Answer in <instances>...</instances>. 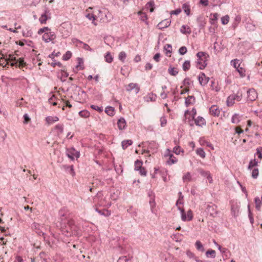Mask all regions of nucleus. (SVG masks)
<instances>
[{
	"mask_svg": "<svg viewBox=\"0 0 262 262\" xmlns=\"http://www.w3.org/2000/svg\"><path fill=\"white\" fill-rule=\"evenodd\" d=\"M60 224L61 232L66 236H79L80 235L79 228L75 225L73 220H62Z\"/></svg>",
	"mask_w": 262,
	"mask_h": 262,
	"instance_id": "obj_1",
	"label": "nucleus"
},
{
	"mask_svg": "<svg viewBox=\"0 0 262 262\" xmlns=\"http://www.w3.org/2000/svg\"><path fill=\"white\" fill-rule=\"evenodd\" d=\"M206 54L203 52H199L196 54V56L198 57L196 67L200 70L205 69L207 66V57L206 56Z\"/></svg>",
	"mask_w": 262,
	"mask_h": 262,
	"instance_id": "obj_2",
	"label": "nucleus"
},
{
	"mask_svg": "<svg viewBox=\"0 0 262 262\" xmlns=\"http://www.w3.org/2000/svg\"><path fill=\"white\" fill-rule=\"evenodd\" d=\"M178 209L181 211V219L183 221H190L193 219V213L191 210H189L186 214L183 208L178 206Z\"/></svg>",
	"mask_w": 262,
	"mask_h": 262,
	"instance_id": "obj_3",
	"label": "nucleus"
},
{
	"mask_svg": "<svg viewBox=\"0 0 262 262\" xmlns=\"http://www.w3.org/2000/svg\"><path fill=\"white\" fill-rule=\"evenodd\" d=\"M32 229L39 236H42L45 238V227L43 225L37 223H33L31 226Z\"/></svg>",
	"mask_w": 262,
	"mask_h": 262,
	"instance_id": "obj_4",
	"label": "nucleus"
},
{
	"mask_svg": "<svg viewBox=\"0 0 262 262\" xmlns=\"http://www.w3.org/2000/svg\"><path fill=\"white\" fill-rule=\"evenodd\" d=\"M217 207L215 205L210 203L207 205L206 212L212 217H215L217 214Z\"/></svg>",
	"mask_w": 262,
	"mask_h": 262,
	"instance_id": "obj_5",
	"label": "nucleus"
},
{
	"mask_svg": "<svg viewBox=\"0 0 262 262\" xmlns=\"http://www.w3.org/2000/svg\"><path fill=\"white\" fill-rule=\"evenodd\" d=\"M51 18L50 10L48 8H46L45 10V12L41 14L39 18V20L41 24H46L47 20L51 19Z\"/></svg>",
	"mask_w": 262,
	"mask_h": 262,
	"instance_id": "obj_6",
	"label": "nucleus"
},
{
	"mask_svg": "<svg viewBox=\"0 0 262 262\" xmlns=\"http://www.w3.org/2000/svg\"><path fill=\"white\" fill-rule=\"evenodd\" d=\"M56 38V35L54 32L49 31L46 32L42 36V40L46 42H49L53 40Z\"/></svg>",
	"mask_w": 262,
	"mask_h": 262,
	"instance_id": "obj_7",
	"label": "nucleus"
},
{
	"mask_svg": "<svg viewBox=\"0 0 262 262\" xmlns=\"http://www.w3.org/2000/svg\"><path fill=\"white\" fill-rule=\"evenodd\" d=\"M238 59H235L231 61V63H232L233 66L239 73L240 75L243 77L245 76V71L243 68L240 67V64H238Z\"/></svg>",
	"mask_w": 262,
	"mask_h": 262,
	"instance_id": "obj_8",
	"label": "nucleus"
},
{
	"mask_svg": "<svg viewBox=\"0 0 262 262\" xmlns=\"http://www.w3.org/2000/svg\"><path fill=\"white\" fill-rule=\"evenodd\" d=\"M67 155L69 158L73 160H74V157L76 158H78L80 156V153L79 151H76L74 148L72 147L70 149L67 150Z\"/></svg>",
	"mask_w": 262,
	"mask_h": 262,
	"instance_id": "obj_9",
	"label": "nucleus"
},
{
	"mask_svg": "<svg viewBox=\"0 0 262 262\" xmlns=\"http://www.w3.org/2000/svg\"><path fill=\"white\" fill-rule=\"evenodd\" d=\"M248 99L251 101H254L257 98V93L254 89H250L247 91Z\"/></svg>",
	"mask_w": 262,
	"mask_h": 262,
	"instance_id": "obj_10",
	"label": "nucleus"
},
{
	"mask_svg": "<svg viewBox=\"0 0 262 262\" xmlns=\"http://www.w3.org/2000/svg\"><path fill=\"white\" fill-rule=\"evenodd\" d=\"M126 90L128 92L134 90L135 93L137 94L140 91V88L137 83H130L126 86Z\"/></svg>",
	"mask_w": 262,
	"mask_h": 262,
	"instance_id": "obj_11",
	"label": "nucleus"
},
{
	"mask_svg": "<svg viewBox=\"0 0 262 262\" xmlns=\"http://www.w3.org/2000/svg\"><path fill=\"white\" fill-rule=\"evenodd\" d=\"M198 80L200 84L202 86H204L208 82L209 78L206 77L204 73H201L198 76Z\"/></svg>",
	"mask_w": 262,
	"mask_h": 262,
	"instance_id": "obj_12",
	"label": "nucleus"
},
{
	"mask_svg": "<svg viewBox=\"0 0 262 262\" xmlns=\"http://www.w3.org/2000/svg\"><path fill=\"white\" fill-rule=\"evenodd\" d=\"M171 23V20L168 19H166L162 20L160 22L158 25L157 27L160 30H162L163 29L166 28L170 26Z\"/></svg>",
	"mask_w": 262,
	"mask_h": 262,
	"instance_id": "obj_13",
	"label": "nucleus"
},
{
	"mask_svg": "<svg viewBox=\"0 0 262 262\" xmlns=\"http://www.w3.org/2000/svg\"><path fill=\"white\" fill-rule=\"evenodd\" d=\"M209 112L210 113L214 116L218 117L220 113V110L219 109V108L216 105H212L210 108H209Z\"/></svg>",
	"mask_w": 262,
	"mask_h": 262,
	"instance_id": "obj_14",
	"label": "nucleus"
},
{
	"mask_svg": "<svg viewBox=\"0 0 262 262\" xmlns=\"http://www.w3.org/2000/svg\"><path fill=\"white\" fill-rule=\"evenodd\" d=\"M147 148L149 150H152V152H155L158 148V144L156 142L151 141L148 142Z\"/></svg>",
	"mask_w": 262,
	"mask_h": 262,
	"instance_id": "obj_15",
	"label": "nucleus"
},
{
	"mask_svg": "<svg viewBox=\"0 0 262 262\" xmlns=\"http://www.w3.org/2000/svg\"><path fill=\"white\" fill-rule=\"evenodd\" d=\"M95 209L96 211H97L101 215H103L104 216H108L111 215V211L107 209L100 210L97 207H96Z\"/></svg>",
	"mask_w": 262,
	"mask_h": 262,
	"instance_id": "obj_16",
	"label": "nucleus"
},
{
	"mask_svg": "<svg viewBox=\"0 0 262 262\" xmlns=\"http://www.w3.org/2000/svg\"><path fill=\"white\" fill-rule=\"evenodd\" d=\"M194 123L196 125L199 126H202L203 125L206 124L205 120L202 117H198L196 119H193Z\"/></svg>",
	"mask_w": 262,
	"mask_h": 262,
	"instance_id": "obj_17",
	"label": "nucleus"
},
{
	"mask_svg": "<svg viewBox=\"0 0 262 262\" xmlns=\"http://www.w3.org/2000/svg\"><path fill=\"white\" fill-rule=\"evenodd\" d=\"M195 97L193 96H188L185 99V105L188 107L190 104H193L195 102Z\"/></svg>",
	"mask_w": 262,
	"mask_h": 262,
	"instance_id": "obj_18",
	"label": "nucleus"
},
{
	"mask_svg": "<svg viewBox=\"0 0 262 262\" xmlns=\"http://www.w3.org/2000/svg\"><path fill=\"white\" fill-rule=\"evenodd\" d=\"M118 128L120 130H122L125 128L126 126V121L123 118H120L117 122Z\"/></svg>",
	"mask_w": 262,
	"mask_h": 262,
	"instance_id": "obj_19",
	"label": "nucleus"
},
{
	"mask_svg": "<svg viewBox=\"0 0 262 262\" xmlns=\"http://www.w3.org/2000/svg\"><path fill=\"white\" fill-rule=\"evenodd\" d=\"M72 41L73 43H79L80 44H83V49H84L85 50H88V51H93V50L91 48V47L88 45V44H86L85 43H83L82 41H80L79 40L76 39V38H74L73 40H72Z\"/></svg>",
	"mask_w": 262,
	"mask_h": 262,
	"instance_id": "obj_20",
	"label": "nucleus"
},
{
	"mask_svg": "<svg viewBox=\"0 0 262 262\" xmlns=\"http://www.w3.org/2000/svg\"><path fill=\"white\" fill-rule=\"evenodd\" d=\"M8 64V59H5L4 55L0 52V66L6 67Z\"/></svg>",
	"mask_w": 262,
	"mask_h": 262,
	"instance_id": "obj_21",
	"label": "nucleus"
},
{
	"mask_svg": "<svg viewBox=\"0 0 262 262\" xmlns=\"http://www.w3.org/2000/svg\"><path fill=\"white\" fill-rule=\"evenodd\" d=\"M58 120L59 118L56 116H48L46 118V121L48 124H52Z\"/></svg>",
	"mask_w": 262,
	"mask_h": 262,
	"instance_id": "obj_22",
	"label": "nucleus"
},
{
	"mask_svg": "<svg viewBox=\"0 0 262 262\" xmlns=\"http://www.w3.org/2000/svg\"><path fill=\"white\" fill-rule=\"evenodd\" d=\"M254 202L256 209L258 211L260 210L261 205H262V199H260L258 197H256L254 199Z\"/></svg>",
	"mask_w": 262,
	"mask_h": 262,
	"instance_id": "obj_23",
	"label": "nucleus"
},
{
	"mask_svg": "<svg viewBox=\"0 0 262 262\" xmlns=\"http://www.w3.org/2000/svg\"><path fill=\"white\" fill-rule=\"evenodd\" d=\"M180 31L184 34H189L191 33V31L189 27H187L185 25H183L180 29Z\"/></svg>",
	"mask_w": 262,
	"mask_h": 262,
	"instance_id": "obj_24",
	"label": "nucleus"
},
{
	"mask_svg": "<svg viewBox=\"0 0 262 262\" xmlns=\"http://www.w3.org/2000/svg\"><path fill=\"white\" fill-rule=\"evenodd\" d=\"M132 144L133 141L131 140H123L121 143L122 147L123 149H125L128 146L131 145Z\"/></svg>",
	"mask_w": 262,
	"mask_h": 262,
	"instance_id": "obj_25",
	"label": "nucleus"
},
{
	"mask_svg": "<svg viewBox=\"0 0 262 262\" xmlns=\"http://www.w3.org/2000/svg\"><path fill=\"white\" fill-rule=\"evenodd\" d=\"M182 9L185 12V13L187 14V15H189L190 14V9L189 3H184L182 6Z\"/></svg>",
	"mask_w": 262,
	"mask_h": 262,
	"instance_id": "obj_26",
	"label": "nucleus"
},
{
	"mask_svg": "<svg viewBox=\"0 0 262 262\" xmlns=\"http://www.w3.org/2000/svg\"><path fill=\"white\" fill-rule=\"evenodd\" d=\"M235 98L232 95H230L227 99V104L228 106H232L234 104Z\"/></svg>",
	"mask_w": 262,
	"mask_h": 262,
	"instance_id": "obj_27",
	"label": "nucleus"
},
{
	"mask_svg": "<svg viewBox=\"0 0 262 262\" xmlns=\"http://www.w3.org/2000/svg\"><path fill=\"white\" fill-rule=\"evenodd\" d=\"M114 108L112 106H107L105 108V113L109 115L110 116H113L114 115Z\"/></svg>",
	"mask_w": 262,
	"mask_h": 262,
	"instance_id": "obj_28",
	"label": "nucleus"
},
{
	"mask_svg": "<svg viewBox=\"0 0 262 262\" xmlns=\"http://www.w3.org/2000/svg\"><path fill=\"white\" fill-rule=\"evenodd\" d=\"M168 73L172 76H176L178 74V70L177 69L170 67L168 69Z\"/></svg>",
	"mask_w": 262,
	"mask_h": 262,
	"instance_id": "obj_29",
	"label": "nucleus"
},
{
	"mask_svg": "<svg viewBox=\"0 0 262 262\" xmlns=\"http://www.w3.org/2000/svg\"><path fill=\"white\" fill-rule=\"evenodd\" d=\"M143 162L137 160L135 162V170L138 171L142 167Z\"/></svg>",
	"mask_w": 262,
	"mask_h": 262,
	"instance_id": "obj_30",
	"label": "nucleus"
},
{
	"mask_svg": "<svg viewBox=\"0 0 262 262\" xmlns=\"http://www.w3.org/2000/svg\"><path fill=\"white\" fill-rule=\"evenodd\" d=\"M178 160L176 158H175L173 155L171 154L169 156V158L168 160L167 161V163L169 165H171L172 164H174L177 162Z\"/></svg>",
	"mask_w": 262,
	"mask_h": 262,
	"instance_id": "obj_31",
	"label": "nucleus"
},
{
	"mask_svg": "<svg viewBox=\"0 0 262 262\" xmlns=\"http://www.w3.org/2000/svg\"><path fill=\"white\" fill-rule=\"evenodd\" d=\"M239 116L237 114H235L233 115L231 119V122L234 124H237L239 122Z\"/></svg>",
	"mask_w": 262,
	"mask_h": 262,
	"instance_id": "obj_32",
	"label": "nucleus"
},
{
	"mask_svg": "<svg viewBox=\"0 0 262 262\" xmlns=\"http://www.w3.org/2000/svg\"><path fill=\"white\" fill-rule=\"evenodd\" d=\"M183 69L184 71H187L190 68V62L189 60H186L183 64Z\"/></svg>",
	"mask_w": 262,
	"mask_h": 262,
	"instance_id": "obj_33",
	"label": "nucleus"
},
{
	"mask_svg": "<svg viewBox=\"0 0 262 262\" xmlns=\"http://www.w3.org/2000/svg\"><path fill=\"white\" fill-rule=\"evenodd\" d=\"M149 204L150 206L151 211L152 212V213H155V212L154 211V208L156 206V203L155 201L154 196L150 199V200L149 201Z\"/></svg>",
	"mask_w": 262,
	"mask_h": 262,
	"instance_id": "obj_34",
	"label": "nucleus"
},
{
	"mask_svg": "<svg viewBox=\"0 0 262 262\" xmlns=\"http://www.w3.org/2000/svg\"><path fill=\"white\" fill-rule=\"evenodd\" d=\"M210 255V257L211 258H215V251L214 250H208L206 252V256L207 257H209Z\"/></svg>",
	"mask_w": 262,
	"mask_h": 262,
	"instance_id": "obj_35",
	"label": "nucleus"
},
{
	"mask_svg": "<svg viewBox=\"0 0 262 262\" xmlns=\"http://www.w3.org/2000/svg\"><path fill=\"white\" fill-rule=\"evenodd\" d=\"M105 59L106 62L108 63H111L113 61V57L111 55L110 52H108L106 53L105 55Z\"/></svg>",
	"mask_w": 262,
	"mask_h": 262,
	"instance_id": "obj_36",
	"label": "nucleus"
},
{
	"mask_svg": "<svg viewBox=\"0 0 262 262\" xmlns=\"http://www.w3.org/2000/svg\"><path fill=\"white\" fill-rule=\"evenodd\" d=\"M195 245L196 248L198 250L201 251L202 252H203L204 251V248L203 247V246L200 241H197L195 242Z\"/></svg>",
	"mask_w": 262,
	"mask_h": 262,
	"instance_id": "obj_37",
	"label": "nucleus"
},
{
	"mask_svg": "<svg viewBox=\"0 0 262 262\" xmlns=\"http://www.w3.org/2000/svg\"><path fill=\"white\" fill-rule=\"evenodd\" d=\"M183 180L184 182L188 181L190 182L191 180V176L190 173L187 172L185 175L183 177Z\"/></svg>",
	"mask_w": 262,
	"mask_h": 262,
	"instance_id": "obj_38",
	"label": "nucleus"
},
{
	"mask_svg": "<svg viewBox=\"0 0 262 262\" xmlns=\"http://www.w3.org/2000/svg\"><path fill=\"white\" fill-rule=\"evenodd\" d=\"M86 17L90 20H93L92 23L95 26H97V23L95 22V20H96V16H95L93 14L89 13V14H86Z\"/></svg>",
	"mask_w": 262,
	"mask_h": 262,
	"instance_id": "obj_39",
	"label": "nucleus"
},
{
	"mask_svg": "<svg viewBox=\"0 0 262 262\" xmlns=\"http://www.w3.org/2000/svg\"><path fill=\"white\" fill-rule=\"evenodd\" d=\"M196 154L199 155L202 158H204L205 157V152L204 151L203 149L202 148H198L196 150Z\"/></svg>",
	"mask_w": 262,
	"mask_h": 262,
	"instance_id": "obj_40",
	"label": "nucleus"
},
{
	"mask_svg": "<svg viewBox=\"0 0 262 262\" xmlns=\"http://www.w3.org/2000/svg\"><path fill=\"white\" fill-rule=\"evenodd\" d=\"M126 54L125 52L124 51H121L119 53V56H118L119 59L120 60L123 62H124V60H125V59L126 58Z\"/></svg>",
	"mask_w": 262,
	"mask_h": 262,
	"instance_id": "obj_41",
	"label": "nucleus"
},
{
	"mask_svg": "<svg viewBox=\"0 0 262 262\" xmlns=\"http://www.w3.org/2000/svg\"><path fill=\"white\" fill-rule=\"evenodd\" d=\"M248 216H249V220H250V222L251 223V224H253V223H254V219H253V214H252V213L250 210V205H248Z\"/></svg>",
	"mask_w": 262,
	"mask_h": 262,
	"instance_id": "obj_42",
	"label": "nucleus"
},
{
	"mask_svg": "<svg viewBox=\"0 0 262 262\" xmlns=\"http://www.w3.org/2000/svg\"><path fill=\"white\" fill-rule=\"evenodd\" d=\"M79 115L83 118H87L90 116V113L86 110H83L80 111L79 113Z\"/></svg>",
	"mask_w": 262,
	"mask_h": 262,
	"instance_id": "obj_43",
	"label": "nucleus"
},
{
	"mask_svg": "<svg viewBox=\"0 0 262 262\" xmlns=\"http://www.w3.org/2000/svg\"><path fill=\"white\" fill-rule=\"evenodd\" d=\"M50 31H51V29L50 28H49L48 27H45L42 28H40V29H39L37 33L38 34L41 35V34H42L44 32L45 33L46 32H48Z\"/></svg>",
	"mask_w": 262,
	"mask_h": 262,
	"instance_id": "obj_44",
	"label": "nucleus"
},
{
	"mask_svg": "<svg viewBox=\"0 0 262 262\" xmlns=\"http://www.w3.org/2000/svg\"><path fill=\"white\" fill-rule=\"evenodd\" d=\"M222 23L223 25H226L228 23L229 21V16L228 15H226L221 18Z\"/></svg>",
	"mask_w": 262,
	"mask_h": 262,
	"instance_id": "obj_45",
	"label": "nucleus"
},
{
	"mask_svg": "<svg viewBox=\"0 0 262 262\" xmlns=\"http://www.w3.org/2000/svg\"><path fill=\"white\" fill-rule=\"evenodd\" d=\"M72 56V53L70 51H67L65 54L63 55L62 57V59L64 60H69Z\"/></svg>",
	"mask_w": 262,
	"mask_h": 262,
	"instance_id": "obj_46",
	"label": "nucleus"
},
{
	"mask_svg": "<svg viewBox=\"0 0 262 262\" xmlns=\"http://www.w3.org/2000/svg\"><path fill=\"white\" fill-rule=\"evenodd\" d=\"M17 64H18V66L20 68V67H24L26 66V63L24 61V60L23 58H19L17 60Z\"/></svg>",
	"mask_w": 262,
	"mask_h": 262,
	"instance_id": "obj_47",
	"label": "nucleus"
},
{
	"mask_svg": "<svg viewBox=\"0 0 262 262\" xmlns=\"http://www.w3.org/2000/svg\"><path fill=\"white\" fill-rule=\"evenodd\" d=\"M218 19V14L217 13H214L211 15V17L210 18V22L211 24H213L214 21H216Z\"/></svg>",
	"mask_w": 262,
	"mask_h": 262,
	"instance_id": "obj_48",
	"label": "nucleus"
},
{
	"mask_svg": "<svg viewBox=\"0 0 262 262\" xmlns=\"http://www.w3.org/2000/svg\"><path fill=\"white\" fill-rule=\"evenodd\" d=\"M164 49L166 51V54L168 53H171L172 52V46L170 44H166L164 46Z\"/></svg>",
	"mask_w": 262,
	"mask_h": 262,
	"instance_id": "obj_49",
	"label": "nucleus"
},
{
	"mask_svg": "<svg viewBox=\"0 0 262 262\" xmlns=\"http://www.w3.org/2000/svg\"><path fill=\"white\" fill-rule=\"evenodd\" d=\"M55 129L59 130V133H58V135H59L63 133V126L62 124H57L55 126Z\"/></svg>",
	"mask_w": 262,
	"mask_h": 262,
	"instance_id": "obj_50",
	"label": "nucleus"
},
{
	"mask_svg": "<svg viewBox=\"0 0 262 262\" xmlns=\"http://www.w3.org/2000/svg\"><path fill=\"white\" fill-rule=\"evenodd\" d=\"M68 212V209L66 208L61 209L59 211V214L61 216H64Z\"/></svg>",
	"mask_w": 262,
	"mask_h": 262,
	"instance_id": "obj_51",
	"label": "nucleus"
},
{
	"mask_svg": "<svg viewBox=\"0 0 262 262\" xmlns=\"http://www.w3.org/2000/svg\"><path fill=\"white\" fill-rule=\"evenodd\" d=\"M187 49L185 46L181 47L179 50V53L180 54L182 55L185 54L187 53Z\"/></svg>",
	"mask_w": 262,
	"mask_h": 262,
	"instance_id": "obj_52",
	"label": "nucleus"
},
{
	"mask_svg": "<svg viewBox=\"0 0 262 262\" xmlns=\"http://www.w3.org/2000/svg\"><path fill=\"white\" fill-rule=\"evenodd\" d=\"M259 172L258 168H254L252 172V177L254 179H256L258 176Z\"/></svg>",
	"mask_w": 262,
	"mask_h": 262,
	"instance_id": "obj_53",
	"label": "nucleus"
},
{
	"mask_svg": "<svg viewBox=\"0 0 262 262\" xmlns=\"http://www.w3.org/2000/svg\"><path fill=\"white\" fill-rule=\"evenodd\" d=\"M232 96L234 97L235 100H236L237 101H241L242 98V94L239 92L236 95H232Z\"/></svg>",
	"mask_w": 262,
	"mask_h": 262,
	"instance_id": "obj_54",
	"label": "nucleus"
},
{
	"mask_svg": "<svg viewBox=\"0 0 262 262\" xmlns=\"http://www.w3.org/2000/svg\"><path fill=\"white\" fill-rule=\"evenodd\" d=\"M154 2L153 1H150V2H148L146 4V6L147 8L148 7H150V8L149 9V11L150 12H152L154 10Z\"/></svg>",
	"mask_w": 262,
	"mask_h": 262,
	"instance_id": "obj_55",
	"label": "nucleus"
},
{
	"mask_svg": "<svg viewBox=\"0 0 262 262\" xmlns=\"http://www.w3.org/2000/svg\"><path fill=\"white\" fill-rule=\"evenodd\" d=\"M257 165V162L254 159V160H251L248 165V169H251L253 167Z\"/></svg>",
	"mask_w": 262,
	"mask_h": 262,
	"instance_id": "obj_56",
	"label": "nucleus"
},
{
	"mask_svg": "<svg viewBox=\"0 0 262 262\" xmlns=\"http://www.w3.org/2000/svg\"><path fill=\"white\" fill-rule=\"evenodd\" d=\"M6 137V134L3 130H0V141H4Z\"/></svg>",
	"mask_w": 262,
	"mask_h": 262,
	"instance_id": "obj_57",
	"label": "nucleus"
},
{
	"mask_svg": "<svg viewBox=\"0 0 262 262\" xmlns=\"http://www.w3.org/2000/svg\"><path fill=\"white\" fill-rule=\"evenodd\" d=\"M198 171L199 172V173L202 176H204V177H207V175L210 173V172L208 171H205L203 169H199Z\"/></svg>",
	"mask_w": 262,
	"mask_h": 262,
	"instance_id": "obj_58",
	"label": "nucleus"
},
{
	"mask_svg": "<svg viewBox=\"0 0 262 262\" xmlns=\"http://www.w3.org/2000/svg\"><path fill=\"white\" fill-rule=\"evenodd\" d=\"M0 255L2 256V259H3V260L1 262H5V259H8L9 256L7 251H5L4 254H1Z\"/></svg>",
	"mask_w": 262,
	"mask_h": 262,
	"instance_id": "obj_59",
	"label": "nucleus"
},
{
	"mask_svg": "<svg viewBox=\"0 0 262 262\" xmlns=\"http://www.w3.org/2000/svg\"><path fill=\"white\" fill-rule=\"evenodd\" d=\"M23 117H24V119L23 123L24 124H27L30 121V117H29V116L27 114H25L24 115Z\"/></svg>",
	"mask_w": 262,
	"mask_h": 262,
	"instance_id": "obj_60",
	"label": "nucleus"
},
{
	"mask_svg": "<svg viewBox=\"0 0 262 262\" xmlns=\"http://www.w3.org/2000/svg\"><path fill=\"white\" fill-rule=\"evenodd\" d=\"M91 107L93 110L97 111L99 112H101L103 111V109H102V107H99L97 105H92Z\"/></svg>",
	"mask_w": 262,
	"mask_h": 262,
	"instance_id": "obj_61",
	"label": "nucleus"
},
{
	"mask_svg": "<svg viewBox=\"0 0 262 262\" xmlns=\"http://www.w3.org/2000/svg\"><path fill=\"white\" fill-rule=\"evenodd\" d=\"M160 122H161V126L162 127H164L166 125L167 121L164 117H162L160 118Z\"/></svg>",
	"mask_w": 262,
	"mask_h": 262,
	"instance_id": "obj_62",
	"label": "nucleus"
},
{
	"mask_svg": "<svg viewBox=\"0 0 262 262\" xmlns=\"http://www.w3.org/2000/svg\"><path fill=\"white\" fill-rule=\"evenodd\" d=\"M181 11H182L181 9L180 8H179V9H177L174 10L170 11V14L171 15H172V14L178 15L181 12Z\"/></svg>",
	"mask_w": 262,
	"mask_h": 262,
	"instance_id": "obj_63",
	"label": "nucleus"
},
{
	"mask_svg": "<svg viewBox=\"0 0 262 262\" xmlns=\"http://www.w3.org/2000/svg\"><path fill=\"white\" fill-rule=\"evenodd\" d=\"M256 154L260 159L262 158V148H257L256 149Z\"/></svg>",
	"mask_w": 262,
	"mask_h": 262,
	"instance_id": "obj_64",
	"label": "nucleus"
}]
</instances>
